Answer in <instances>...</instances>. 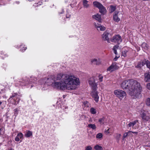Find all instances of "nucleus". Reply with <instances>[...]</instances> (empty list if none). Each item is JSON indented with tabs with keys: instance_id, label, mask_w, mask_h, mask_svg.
Listing matches in <instances>:
<instances>
[{
	"instance_id": "nucleus-9",
	"label": "nucleus",
	"mask_w": 150,
	"mask_h": 150,
	"mask_svg": "<svg viewBox=\"0 0 150 150\" xmlns=\"http://www.w3.org/2000/svg\"><path fill=\"white\" fill-rule=\"evenodd\" d=\"M140 115L142 120L144 122L148 121L150 120V115H146L145 111L142 112Z\"/></svg>"
},
{
	"instance_id": "nucleus-33",
	"label": "nucleus",
	"mask_w": 150,
	"mask_h": 150,
	"mask_svg": "<svg viewBox=\"0 0 150 150\" xmlns=\"http://www.w3.org/2000/svg\"><path fill=\"white\" fill-rule=\"evenodd\" d=\"M17 136L19 137V138H20L21 139L23 137V134L22 133H20L18 134Z\"/></svg>"
},
{
	"instance_id": "nucleus-20",
	"label": "nucleus",
	"mask_w": 150,
	"mask_h": 150,
	"mask_svg": "<svg viewBox=\"0 0 150 150\" xmlns=\"http://www.w3.org/2000/svg\"><path fill=\"white\" fill-rule=\"evenodd\" d=\"M94 148L96 150H102L103 148L101 146L97 145L95 146Z\"/></svg>"
},
{
	"instance_id": "nucleus-48",
	"label": "nucleus",
	"mask_w": 150,
	"mask_h": 150,
	"mask_svg": "<svg viewBox=\"0 0 150 150\" xmlns=\"http://www.w3.org/2000/svg\"><path fill=\"white\" fill-rule=\"evenodd\" d=\"M34 80L35 81H36L37 80V79L36 78H35L34 79Z\"/></svg>"
},
{
	"instance_id": "nucleus-14",
	"label": "nucleus",
	"mask_w": 150,
	"mask_h": 150,
	"mask_svg": "<svg viewBox=\"0 0 150 150\" xmlns=\"http://www.w3.org/2000/svg\"><path fill=\"white\" fill-rule=\"evenodd\" d=\"M92 18L98 21L99 22H100L101 21V16L98 14L92 16Z\"/></svg>"
},
{
	"instance_id": "nucleus-40",
	"label": "nucleus",
	"mask_w": 150,
	"mask_h": 150,
	"mask_svg": "<svg viewBox=\"0 0 150 150\" xmlns=\"http://www.w3.org/2000/svg\"><path fill=\"white\" fill-rule=\"evenodd\" d=\"M129 133H132L135 134H137L138 133L137 132H133L130 131H129Z\"/></svg>"
},
{
	"instance_id": "nucleus-34",
	"label": "nucleus",
	"mask_w": 150,
	"mask_h": 150,
	"mask_svg": "<svg viewBox=\"0 0 150 150\" xmlns=\"http://www.w3.org/2000/svg\"><path fill=\"white\" fill-rule=\"evenodd\" d=\"M99 80L100 82H102L103 81V76L101 75V74H100L99 76Z\"/></svg>"
},
{
	"instance_id": "nucleus-42",
	"label": "nucleus",
	"mask_w": 150,
	"mask_h": 150,
	"mask_svg": "<svg viewBox=\"0 0 150 150\" xmlns=\"http://www.w3.org/2000/svg\"><path fill=\"white\" fill-rule=\"evenodd\" d=\"M66 17L67 18H69L70 17V15H69L67 14V15H66Z\"/></svg>"
},
{
	"instance_id": "nucleus-11",
	"label": "nucleus",
	"mask_w": 150,
	"mask_h": 150,
	"mask_svg": "<svg viewBox=\"0 0 150 150\" xmlns=\"http://www.w3.org/2000/svg\"><path fill=\"white\" fill-rule=\"evenodd\" d=\"M91 64L95 65H99L101 64V61L100 59L94 58L91 60Z\"/></svg>"
},
{
	"instance_id": "nucleus-21",
	"label": "nucleus",
	"mask_w": 150,
	"mask_h": 150,
	"mask_svg": "<svg viewBox=\"0 0 150 150\" xmlns=\"http://www.w3.org/2000/svg\"><path fill=\"white\" fill-rule=\"evenodd\" d=\"M110 11L111 12H112L115 11L116 10V8L115 6L113 5H110Z\"/></svg>"
},
{
	"instance_id": "nucleus-30",
	"label": "nucleus",
	"mask_w": 150,
	"mask_h": 150,
	"mask_svg": "<svg viewBox=\"0 0 150 150\" xmlns=\"http://www.w3.org/2000/svg\"><path fill=\"white\" fill-rule=\"evenodd\" d=\"M17 95L18 94L17 93H13V94H12V95L10 96V98L9 99L11 98L13 99L14 97H16Z\"/></svg>"
},
{
	"instance_id": "nucleus-22",
	"label": "nucleus",
	"mask_w": 150,
	"mask_h": 150,
	"mask_svg": "<svg viewBox=\"0 0 150 150\" xmlns=\"http://www.w3.org/2000/svg\"><path fill=\"white\" fill-rule=\"evenodd\" d=\"M88 127L92 128L93 129H95L96 128V126L95 124H90L88 125Z\"/></svg>"
},
{
	"instance_id": "nucleus-29",
	"label": "nucleus",
	"mask_w": 150,
	"mask_h": 150,
	"mask_svg": "<svg viewBox=\"0 0 150 150\" xmlns=\"http://www.w3.org/2000/svg\"><path fill=\"white\" fill-rule=\"evenodd\" d=\"M104 117L102 118H100L99 120V122H100V124H103L104 123Z\"/></svg>"
},
{
	"instance_id": "nucleus-37",
	"label": "nucleus",
	"mask_w": 150,
	"mask_h": 150,
	"mask_svg": "<svg viewBox=\"0 0 150 150\" xmlns=\"http://www.w3.org/2000/svg\"><path fill=\"white\" fill-rule=\"evenodd\" d=\"M14 114H17L18 113V110L17 109H16L14 110Z\"/></svg>"
},
{
	"instance_id": "nucleus-3",
	"label": "nucleus",
	"mask_w": 150,
	"mask_h": 150,
	"mask_svg": "<svg viewBox=\"0 0 150 150\" xmlns=\"http://www.w3.org/2000/svg\"><path fill=\"white\" fill-rule=\"evenodd\" d=\"M94 6L98 8L99 12L103 15L105 14L106 12V10L105 8L100 2L98 1H94L93 2Z\"/></svg>"
},
{
	"instance_id": "nucleus-44",
	"label": "nucleus",
	"mask_w": 150,
	"mask_h": 150,
	"mask_svg": "<svg viewBox=\"0 0 150 150\" xmlns=\"http://www.w3.org/2000/svg\"><path fill=\"white\" fill-rule=\"evenodd\" d=\"M117 57L116 56L114 58V61H116L117 59L118 58V57Z\"/></svg>"
},
{
	"instance_id": "nucleus-43",
	"label": "nucleus",
	"mask_w": 150,
	"mask_h": 150,
	"mask_svg": "<svg viewBox=\"0 0 150 150\" xmlns=\"http://www.w3.org/2000/svg\"><path fill=\"white\" fill-rule=\"evenodd\" d=\"M94 25H95V27H96V28H97L96 27H98L100 26L99 25V24H97V25L96 23H94Z\"/></svg>"
},
{
	"instance_id": "nucleus-31",
	"label": "nucleus",
	"mask_w": 150,
	"mask_h": 150,
	"mask_svg": "<svg viewBox=\"0 0 150 150\" xmlns=\"http://www.w3.org/2000/svg\"><path fill=\"white\" fill-rule=\"evenodd\" d=\"M92 147L90 146H88L85 147V150H92Z\"/></svg>"
},
{
	"instance_id": "nucleus-10",
	"label": "nucleus",
	"mask_w": 150,
	"mask_h": 150,
	"mask_svg": "<svg viewBox=\"0 0 150 150\" xmlns=\"http://www.w3.org/2000/svg\"><path fill=\"white\" fill-rule=\"evenodd\" d=\"M122 15L121 13H119V12L115 11L114 13L113 16V19L114 21L116 22H118L120 21L119 17L120 15Z\"/></svg>"
},
{
	"instance_id": "nucleus-15",
	"label": "nucleus",
	"mask_w": 150,
	"mask_h": 150,
	"mask_svg": "<svg viewBox=\"0 0 150 150\" xmlns=\"http://www.w3.org/2000/svg\"><path fill=\"white\" fill-rule=\"evenodd\" d=\"M144 81L146 82H150V74L146 73L144 74Z\"/></svg>"
},
{
	"instance_id": "nucleus-41",
	"label": "nucleus",
	"mask_w": 150,
	"mask_h": 150,
	"mask_svg": "<svg viewBox=\"0 0 150 150\" xmlns=\"http://www.w3.org/2000/svg\"><path fill=\"white\" fill-rule=\"evenodd\" d=\"M119 47L118 46H117V45H115V46H114L113 48H115V49H116V50H117V49L118 48V47Z\"/></svg>"
},
{
	"instance_id": "nucleus-19",
	"label": "nucleus",
	"mask_w": 150,
	"mask_h": 150,
	"mask_svg": "<svg viewBox=\"0 0 150 150\" xmlns=\"http://www.w3.org/2000/svg\"><path fill=\"white\" fill-rule=\"evenodd\" d=\"M32 135V133L30 131H28L25 134V136L27 137H28Z\"/></svg>"
},
{
	"instance_id": "nucleus-1",
	"label": "nucleus",
	"mask_w": 150,
	"mask_h": 150,
	"mask_svg": "<svg viewBox=\"0 0 150 150\" xmlns=\"http://www.w3.org/2000/svg\"><path fill=\"white\" fill-rule=\"evenodd\" d=\"M57 79L61 80L52 83V86L55 88L61 90L75 89L76 87L75 86L80 84L79 79L73 75L60 73L57 75Z\"/></svg>"
},
{
	"instance_id": "nucleus-2",
	"label": "nucleus",
	"mask_w": 150,
	"mask_h": 150,
	"mask_svg": "<svg viewBox=\"0 0 150 150\" xmlns=\"http://www.w3.org/2000/svg\"><path fill=\"white\" fill-rule=\"evenodd\" d=\"M122 88L129 90V94L133 98L141 97L142 88L139 82L133 79L125 80L121 84Z\"/></svg>"
},
{
	"instance_id": "nucleus-4",
	"label": "nucleus",
	"mask_w": 150,
	"mask_h": 150,
	"mask_svg": "<svg viewBox=\"0 0 150 150\" xmlns=\"http://www.w3.org/2000/svg\"><path fill=\"white\" fill-rule=\"evenodd\" d=\"M114 93L115 95L120 100H122L123 98L126 97V93L122 90L119 89L115 90Z\"/></svg>"
},
{
	"instance_id": "nucleus-18",
	"label": "nucleus",
	"mask_w": 150,
	"mask_h": 150,
	"mask_svg": "<svg viewBox=\"0 0 150 150\" xmlns=\"http://www.w3.org/2000/svg\"><path fill=\"white\" fill-rule=\"evenodd\" d=\"M96 27L97 29L98 30L104 31L105 29V28L103 25H100Z\"/></svg>"
},
{
	"instance_id": "nucleus-8",
	"label": "nucleus",
	"mask_w": 150,
	"mask_h": 150,
	"mask_svg": "<svg viewBox=\"0 0 150 150\" xmlns=\"http://www.w3.org/2000/svg\"><path fill=\"white\" fill-rule=\"evenodd\" d=\"M118 67L117 66L116 63H113L107 69V71H112L118 69Z\"/></svg>"
},
{
	"instance_id": "nucleus-24",
	"label": "nucleus",
	"mask_w": 150,
	"mask_h": 150,
	"mask_svg": "<svg viewBox=\"0 0 150 150\" xmlns=\"http://www.w3.org/2000/svg\"><path fill=\"white\" fill-rule=\"evenodd\" d=\"M90 112L92 114H94L96 113V110L95 109L93 108H91L90 109Z\"/></svg>"
},
{
	"instance_id": "nucleus-17",
	"label": "nucleus",
	"mask_w": 150,
	"mask_h": 150,
	"mask_svg": "<svg viewBox=\"0 0 150 150\" xmlns=\"http://www.w3.org/2000/svg\"><path fill=\"white\" fill-rule=\"evenodd\" d=\"M88 1L87 0H83V5L84 7L88 8L89 6V4H88Z\"/></svg>"
},
{
	"instance_id": "nucleus-26",
	"label": "nucleus",
	"mask_w": 150,
	"mask_h": 150,
	"mask_svg": "<svg viewBox=\"0 0 150 150\" xmlns=\"http://www.w3.org/2000/svg\"><path fill=\"white\" fill-rule=\"evenodd\" d=\"M121 136V135L120 134H116L115 138L117 140L119 141Z\"/></svg>"
},
{
	"instance_id": "nucleus-6",
	"label": "nucleus",
	"mask_w": 150,
	"mask_h": 150,
	"mask_svg": "<svg viewBox=\"0 0 150 150\" xmlns=\"http://www.w3.org/2000/svg\"><path fill=\"white\" fill-rule=\"evenodd\" d=\"M97 88L92 90V97L96 102L97 103L98 101L99 97L98 96V92L96 91Z\"/></svg>"
},
{
	"instance_id": "nucleus-46",
	"label": "nucleus",
	"mask_w": 150,
	"mask_h": 150,
	"mask_svg": "<svg viewBox=\"0 0 150 150\" xmlns=\"http://www.w3.org/2000/svg\"><path fill=\"white\" fill-rule=\"evenodd\" d=\"M147 146L148 147H150V143H149Z\"/></svg>"
},
{
	"instance_id": "nucleus-12",
	"label": "nucleus",
	"mask_w": 150,
	"mask_h": 150,
	"mask_svg": "<svg viewBox=\"0 0 150 150\" xmlns=\"http://www.w3.org/2000/svg\"><path fill=\"white\" fill-rule=\"evenodd\" d=\"M109 34V33L107 31H105L102 35V37L103 40H106L108 42H109V39L108 37Z\"/></svg>"
},
{
	"instance_id": "nucleus-50",
	"label": "nucleus",
	"mask_w": 150,
	"mask_h": 150,
	"mask_svg": "<svg viewBox=\"0 0 150 150\" xmlns=\"http://www.w3.org/2000/svg\"><path fill=\"white\" fill-rule=\"evenodd\" d=\"M1 103L2 102L1 101H0V106L1 105Z\"/></svg>"
},
{
	"instance_id": "nucleus-45",
	"label": "nucleus",
	"mask_w": 150,
	"mask_h": 150,
	"mask_svg": "<svg viewBox=\"0 0 150 150\" xmlns=\"http://www.w3.org/2000/svg\"><path fill=\"white\" fill-rule=\"evenodd\" d=\"M129 131H128L127 133H128V134L129 135H131L132 134V133H129Z\"/></svg>"
},
{
	"instance_id": "nucleus-38",
	"label": "nucleus",
	"mask_w": 150,
	"mask_h": 150,
	"mask_svg": "<svg viewBox=\"0 0 150 150\" xmlns=\"http://www.w3.org/2000/svg\"><path fill=\"white\" fill-rule=\"evenodd\" d=\"M15 140L17 142L19 141V140H20V139L19 138V137H18V136H17L15 138Z\"/></svg>"
},
{
	"instance_id": "nucleus-32",
	"label": "nucleus",
	"mask_w": 150,
	"mask_h": 150,
	"mask_svg": "<svg viewBox=\"0 0 150 150\" xmlns=\"http://www.w3.org/2000/svg\"><path fill=\"white\" fill-rule=\"evenodd\" d=\"M127 52V51H124L122 52V55L124 57L126 56V53Z\"/></svg>"
},
{
	"instance_id": "nucleus-39",
	"label": "nucleus",
	"mask_w": 150,
	"mask_h": 150,
	"mask_svg": "<svg viewBox=\"0 0 150 150\" xmlns=\"http://www.w3.org/2000/svg\"><path fill=\"white\" fill-rule=\"evenodd\" d=\"M113 50L114 51V52L115 54H117V50L115 48H113Z\"/></svg>"
},
{
	"instance_id": "nucleus-16",
	"label": "nucleus",
	"mask_w": 150,
	"mask_h": 150,
	"mask_svg": "<svg viewBox=\"0 0 150 150\" xmlns=\"http://www.w3.org/2000/svg\"><path fill=\"white\" fill-rule=\"evenodd\" d=\"M138 122V120H135L134 121L130 122L127 126H128L129 127H133Z\"/></svg>"
},
{
	"instance_id": "nucleus-25",
	"label": "nucleus",
	"mask_w": 150,
	"mask_h": 150,
	"mask_svg": "<svg viewBox=\"0 0 150 150\" xmlns=\"http://www.w3.org/2000/svg\"><path fill=\"white\" fill-rule=\"evenodd\" d=\"M103 134L101 133H99L98 134L96 135V138L97 139H101L103 137Z\"/></svg>"
},
{
	"instance_id": "nucleus-28",
	"label": "nucleus",
	"mask_w": 150,
	"mask_h": 150,
	"mask_svg": "<svg viewBox=\"0 0 150 150\" xmlns=\"http://www.w3.org/2000/svg\"><path fill=\"white\" fill-rule=\"evenodd\" d=\"M146 104L147 105H150V98H148L146 101Z\"/></svg>"
},
{
	"instance_id": "nucleus-23",
	"label": "nucleus",
	"mask_w": 150,
	"mask_h": 150,
	"mask_svg": "<svg viewBox=\"0 0 150 150\" xmlns=\"http://www.w3.org/2000/svg\"><path fill=\"white\" fill-rule=\"evenodd\" d=\"M142 47L145 49H147L148 48V45L146 43H143L142 45Z\"/></svg>"
},
{
	"instance_id": "nucleus-49",
	"label": "nucleus",
	"mask_w": 150,
	"mask_h": 150,
	"mask_svg": "<svg viewBox=\"0 0 150 150\" xmlns=\"http://www.w3.org/2000/svg\"><path fill=\"white\" fill-rule=\"evenodd\" d=\"M9 150H14L12 148H10L9 149Z\"/></svg>"
},
{
	"instance_id": "nucleus-27",
	"label": "nucleus",
	"mask_w": 150,
	"mask_h": 150,
	"mask_svg": "<svg viewBox=\"0 0 150 150\" xmlns=\"http://www.w3.org/2000/svg\"><path fill=\"white\" fill-rule=\"evenodd\" d=\"M147 67L150 69V62L148 60H146V63Z\"/></svg>"
},
{
	"instance_id": "nucleus-35",
	"label": "nucleus",
	"mask_w": 150,
	"mask_h": 150,
	"mask_svg": "<svg viewBox=\"0 0 150 150\" xmlns=\"http://www.w3.org/2000/svg\"><path fill=\"white\" fill-rule=\"evenodd\" d=\"M127 135H128V133H127V132H126V133H125L124 134L123 136V139H124V138H126L127 136Z\"/></svg>"
},
{
	"instance_id": "nucleus-13",
	"label": "nucleus",
	"mask_w": 150,
	"mask_h": 150,
	"mask_svg": "<svg viewBox=\"0 0 150 150\" xmlns=\"http://www.w3.org/2000/svg\"><path fill=\"white\" fill-rule=\"evenodd\" d=\"M146 63V60L142 62H138L136 66V67L140 68L141 67L144 66Z\"/></svg>"
},
{
	"instance_id": "nucleus-5",
	"label": "nucleus",
	"mask_w": 150,
	"mask_h": 150,
	"mask_svg": "<svg viewBox=\"0 0 150 150\" xmlns=\"http://www.w3.org/2000/svg\"><path fill=\"white\" fill-rule=\"evenodd\" d=\"M111 41L115 43L117 42L119 44L122 41L121 37L119 35L114 36L110 40Z\"/></svg>"
},
{
	"instance_id": "nucleus-7",
	"label": "nucleus",
	"mask_w": 150,
	"mask_h": 150,
	"mask_svg": "<svg viewBox=\"0 0 150 150\" xmlns=\"http://www.w3.org/2000/svg\"><path fill=\"white\" fill-rule=\"evenodd\" d=\"M89 84L92 87V90L97 88V85L95 83L94 79L93 78H91L88 81Z\"/></svg>"
},
{
	"instance_id": "nucleus-36",
	"label": "nucleus",
	"mask_w": 150,
	"mask_h": 150,
	"mask_svg": "<svg viewBox=\"0 0 150 150\" xmlns=\"http://www.w3.org/2000/svg\"><path fill=\"white\" fill-rule=\"evenodd\" d=\"M147 88L150 90V83L147 84L146 85Z\"/></svg>"
},
{
	"instance_id": "nucleus-47",
	"label": "nucleus",
	"mask_w": 150,
	"mask_h": 150,
	"mask_svg": "<svg viewBox=\"0 0 150 150\" xmlns=\"http://www.w3.org/2000/svg\"><path fill=\"white\" fill-rule=\"evenodd\" d=\"M27 49V47H25L24 48V50H25Z\"/></svg>"
}]
</instances>
